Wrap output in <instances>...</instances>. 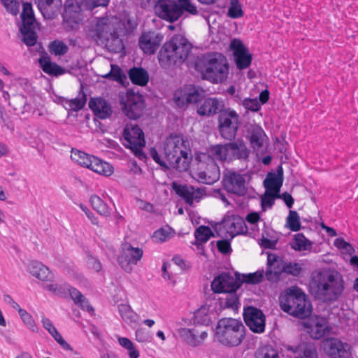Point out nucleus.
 Instances as JSON below:
<instances>
[{
	"label": "nucleus",
	"instance_id": "1",
	"mask_svg": "<svg viewBox=\"0 0 358 358\" xmlns=\"http://www.w3.org/2000/svg\"><path fill=\"white\" fill-rule=\"evenodd\" d=\"M309 292L317 300L336 301L344 289L342 275L334 270H314L308 285Z\"/></svg>",
	"mask_w": 358,
	"mask_h": 358
},
{
	"label": "nucleus",
	"instance_id": "2",
	"mask_svg": "<svg viewBox=\"0 0 358 358\" xmlns=\"http://www.w3.org/2000/svg\"><path fill=\"white\" fill-rule=\"evenodd\" d=\"M195 69L203 79L213 83L224 82L229 73V64L226 57L219 52L207 53L199 57Z\"/></svg>",
	"mask_w": 358,
	"mask_h": 358
},
{
	"label": "nucleus",
	"instance_id": "3",
	"mask_svg": "<svg viewBox=\"0 0 358 358\" xmlns=\"http://www.w3.org/2000/svg\"><path fill=\"white\" fill-rule=\"evenodd\" d=\"M281 309L299 318H306L312 312V304L308 296L296 286L287 288L279 297Z\"/></svg>",
	"mask_w": 358,
	"mask_h": 358
},
{
	"label": "nucleus",
	"instance_id": "4",
	"mask_svg": "<svg viewBox=\"0 0 358 358\" xmlns=\"http://www.w3.org/2000/svg\"><path fill=\"white\" fill-rule=\"evenodd\" d=\"M164 151L170 168L180 172L189 169L192 160L191 150L182 136L176 135L166 138Z\"/></svg>",
	"mask_w": 358,
	"mask_h": 358
},
{
	"label": "nucleus",
	"instance_id": "5",
	"mask_svg": "<svg viewBox=\"0 0 358 358\" xmlns=\"http://www.w3.org/2000/svg\"><path fill=\"white\" fill-rule=\"evenodd\" d=\"M95 31L97 39L105 45L108 51L120 52L124 50L120 36L124 32V24L120 21L115 20L113 22L103 18L97 22Z\"/></svg>",
	"mask_w": 358,
	"mask_h": 358
},
{
	"label": "nucleus",
	"instance_id": "6",
	"mask_svg": "<svg viewBox=\"0 0 358 358\" xmlns=\"http://www.w3.org/2000/svg\"><path fill=\"white\" fill-rule=\"evenodd\" d=\"M215 339L227 347H237L245 337V327L243 322L237 319L224 317L217 324Z\"/></svg>",
	"mask_w": 358,
	"mask_h": 358
},
{
	"label": "nucleus",
	"instance_id": "7",
	"mask_svg": "<svg viewBox=\"0 0 358 358\" xmlns=\"http://www.w3.org/2000/svg\"><path fill=\"white\" fill-rule=\"evenodd\" d=\"M192 44L180 34L174 35L171 39L164 43L160 50L158 58L162 66L176 64L182 62L188 57Z\"/></svg>",
	"mask_w": 358,
	"mask_h": 358
},
{
	"label": "nucleus",
	"instance_id": "8",
	"mask_svg": "<svg viewBox=\"0 0 358 358\" xmlns=\"http://www.w3.org/2000/svg\"><path fill=\"white\" fill-rule=\"evenodd\" d=\"M154 10L161 19L169 22H174L187 12L197 15L198 10L190 0H157Z\"/></svg>",
	"mask_w": 358,
	"mask_h": 358
},
{
	"label": "nucleus",
	"instance_id": "9",
	"mask_svg": "<svg viewBox=\"0 0 358 358\" xmlns=\"http://www.w3.org/2000/svg\"><path fill=\"white\" fill-rule=\"evenodd\" d=\"M20 17L22 23L20 26V32L22 41L27 46H33L37 42V31L40 29V27L35 18L31 3H22Z\"/></svg>",
	"mask_w": 358,
	"mask_h": 358
},
{
	"label": "nucleus",
	"instance_id": "10",
	"mask_svg": "<svg viewBox=\"0 0 358 358\" xmlns=\"http://www.w3.org/2000/svg\"><path fill=\"white\" fill-rule=\"evenodd\" d=\"M210 152L213 157L221 161H233L236 159L248 160L250 150L245 143L240 139L226 143L215 145L211 147Z\"/></svg>",
	"mask_w": 358,
	"mask_h": 358
},
{
	"label": "nucleus",
	"instance_id": "11",
	"mask_svg": "<svg viewBox=\"0 0 358 358\" xmlns=\"http://www.w3.org/2000/svg\"><path fill=\"white\" fill-rule=\"evenodd\" d=\"M120 104L122 113L131 120L141 117L145 108L143 95L131 90H128L124 94L120 96Z\"/></svg>",
	"mask_w": 358,
	"mask_h": 358
},
{
	"label": "nucleus",
	"instance_id": "12",
	"mask_svg": "<svg viewBox=\"0 0 358 358\" xmlns=\"http://www.w3.org/2000/svg\"><path fill=\"white\" fill-rule=\"evenodd\" d=\"M124 145L131 149L135 156L139 159L145 157L142 148L145 141L144 133L136 124H127L123 130Z\"/></svg>",
	"mask_w": 358,
	"mask_h": 358
},
{
	"label": "nucleus",
	"instance_id": "13",
	"mask_svg": "<svg viewBox=\"0 0 358 358\" xmlns=\"http://www.w3.org/2000/svg\"><path fill=\"white\" fill-rule=\"evenodd\" d=\"M218 122L222 137L229 141L234 139L241 124L238 113L231 108L224 109L220 113Z\"/></svg>",
	"mask_w": 358,
	"mask_h": 358
},
{
	"label": "nucleus",
	"instance_id": "14",
	"mask_svg": "<svg viewBox=\"0 0 358 358\" xmlns=\"http://www.w3.org/2000/svg\"><path fill=\"white\" fill-rule=\"evenodd\" d=\"M216 231L219 236H225L232 239L241 234H246L248 227L245 220L238 215L226 216L222 223L216 227Z\"/></svg>",
	"mask_w": 358,
	"mask_h": 358
},
{
	"label": "nucleus",
	"instance_id": "15",
	"mask_svg": "<svg viewBox=\"0 0 358 358\" xmlns=\"http://www.w3.org/2000/svg\"><path fill=\"white\" fill-rule=\"evenodd\" d=\"M196 159L199 161L200 166L206 164L205 170L198 173L199 180L205 184H213L217 181L220 176V167L215 163L213 158L208 155L202 153L196 157Z\"/></svg>",
	"mask_w": 358,
	"mask_h": 358
},
{
	"label": "nucleus",
	"instance_id": "16",
	"mask_svg": "<svg viewBox=\"0 0 358 358\" xmlns=\"http://www.w3.org/2000/svg\"><path fill=\"white\" fill-rule=\"evenodd\" d=\"M205 96V91L196 85H186L178 90L174 94V101L179 107L196 103Z\"/></svg>",
	"mask_w": 358,
	"mask_h": 358
},
{
	"label": "nucleus",
	"instance_id": "17",
	"mask_svg": "<svg viewBox=\"0 0 358 358\" xmlns=\"http://www.w3.org/2000/svg\"><path fill=\"white\" fill-rule=\"evenodd\" d=\"M224 189L229 193L243 196L247 193L245 178L243 175L232 171L224 173L222 178Z\"/></svg>",
	"mask_w": 358,
	"mask_h": 358
},
{
	"label": "nucleus",
	"instance_id": "18",
	"mask_svg": "<svg viewBox=\"0 0 358 358\" xmlns=\"http://www.w3.org/2000/svg\"><path fill=\"white\" fill-rule=\"evenodd\" d=\"M243 315L245 323L250 331L256 334L265 331L266 317L260 309L248 306L244 308Z\"/></svg>",
	"mask_w": 358,
	"mask_h": 358
},
{
	"label": "nucleus",
	"instance_id": "19",
	"mask_svg": "<svg viewBox=\"0 0 358 358\" xmlns=\"http://www.w3.org/2000/svg\"><path fill=\"white\" fill-rule=\"evenodd\" d=\"M322 347L324 352L331 358H349L350 356V344L337 338L324 339Z\"/></svg>",
	"mask_w": 358,
	"mask_h": 358
},
{
	"label": "nucleus",
	"instance_id": "20",
	"mask_svg": "<svg viewBox=\"0 0 358 358\" xmlns=\"http://www.w3.org/2000/svg\"><path fill=\"white\" fill-rule=\"evenodd\" d=\"M177 334L183 342L192 347L200 345L208 337L207 331L197 326L192 328H180L177 329Z\"/></svg>",
	"mask_w": 358,
	"mask_h": 358
},
{
	"label": "nucleus",
	"instance_id": "21",
	"mask_svg": "<svg viewBox=\"0 0 358 358\" xmlns=\"http://www.w3.org/2000/svg\"><path fill=\"white\" fill-rule=\"evenodd\" d=\"M230 48L234 52L236 66L242 70L248 68L252 62V55L249 53L246 47L238 39H234L230 43Z\"/></svg>",
	"mask_w": 358,
	"mask_h": 358
},
{
	"label": "nucleus",
	"instance_id": "22",
	"mask_svg": "<svg viewBox=\"0 0 358 358\" xmlns=\"http://www.w3.org/2000/svg\"><path fill=\"white\" fill-rule=\"evenodd\" d=\"M304 327L310 336L314 339H320L329 331L328 322L326 318L315 316L310 317Z\"/></svg>",
	"mask_w": 358,
	"mask_h": 358
},
{
	"label": "nucleus",
	"instance_id": "23",
	"mask_svg": "<svg viewBox=\"0 0 358 358\" xmlns=\"http://www.w3.org/2000/svg\"><path fill=\"white\" fill-rule=\"evenodd\" d=\"M239 287V282L234 277L225 274L215 278L211 283L212 289L217 293L234 292Z\"/></svg>",
	"mask_w": 358,
	"mask_h": 358
},
{
	"label": "nucleus",
	"instance_id": "24",
	"mask_svg": "<svg viewBox=\"0 0 358 358\" xmlns=\"http://www.w3.org/2000/svg\"><path fill=\"white\" fill-rule=\"evenodd\" d=\"M173 189L176 193L189 206H192L194 201L199 202L203 194V189L189 185H174Z\"/></svg>",
	"mask_w": 358,
	"mask_h": 358
},
{
	"label": "nucleus",
	"instance_id": "25",
	"mask_svg": "<svg viewBox=\"0 0 358 358\" xmlns=\"http://www.w3.org/2000/svg\"><path fill=\"white\" fill-rule=\"evenodd\" d=\"M162 36L155 32L143 33L139 38L138 44L145 54H154L160 45Z\"/></svg>",
	"mask_w": 358,
	"mask_h": 358
},
{
	"label": "nucleus",
	"instance_id": "26",
	"mask_svg": "<svg viewBox=\"0 0 358 358\" xmlns=\"http://www.w3.org/2000/svg\"><path fill=\"white\" fill-rule=\"evenodd\" d=\"M143 253L142 249L127 244L118 257L119 264L122 268L135 265L142 258Z\"/></svg>",
	"mask_w": 358,
	"mask_h": 358
},
{
	"label": "nucleus",
	"instance_id": "27",
	"mask_svg": "<svg viewBox=\"0 0 358 358\" xmlns=\"http://www.w3.org/2000/svg\"><path fill=\"white\" fill-rule=\"evenodd\" d=\"M283 182V169L281 166H278L276 173H268L266 179L264 180V185L267 192L279 194L281 186Z\"/></svg>",
	"mask_w": 358,
	"mask_h": 358
},
{
	"label": "nucleus",
	"instance_id": "28",
	"mask_svg": "<svg viewBox=\"0 0 358 358\" xmlns=\"http://www.w3.org/2000/svg\"><path fill=\"white\" fill-rule=\"evenodd\" d=\"M224 104L222 101L215 97L205 99L197 109L201 116H212L223 111Z\"/></svg>",
	"mask_w": 358,
	"mask_h": 358
},
{
	"label": "nucleus",
	"instance_id": "29",
	"mask_svg": "<svg viewBox=\"0 0 358 358\" xmlns=\"http://www.w3.org/2000/svg\"><path fill=\"white\" fill-rule=\"evenodd\" d=\"M90 108L94 111L96 116L100 119L108 117L111 113V107L103 98L91 99L89 101Z\"/></svg>",
	"mask_w": 358,
	"mask_h": 358
},
{
	"label": "nucleus",
	"instance_id": "30",
	"mask_svg": "<svg viewBox=\"0 0 358 358\" xmlns=\"http://www.w3.org/2000/svg\"><path fill=\"white\" fill-rule=\"evenodd\" d=\"M80 7L74 0H66L62 17L64 22L77 23L79 20Z\"/></svg>",
	"mask_w": 358,
	"mask_h": 358
},
{
	"label": "nucleus",
	"instance_id": "31",
	"mask_svg": "<svg viewBox=\"0 0 358 358\" xmlns=\"http://www.w3.org/2000/svg\"><path fill=\"white\" fill-rule=\"evenodd\" d=\"M42 324L43 327L54 338V339L59 344V345L66 350H71V345L63 338L62 335L54 326L52 321L45 317H42Z\"/></svg>",
	"mask_w": 358,
	"mask_h": 358
},
{
	"label": "nucleus",
	"instance_id": "32",
	"mask_svg": "<svg viewBox=\"0 0 358 358\" xmlns=\"http://www.w3.org/2000/svg\"><path fill=\"white\" fill-rule=\"evenodd\" d=\"M38 62L43 71L50 76H58L64 73L65 70L56 63L51 62L48 56H41Z\"/></svg>",
	"mask_w": 358,
	"mask_h": 358
},
{
	"label": "nucleus",
	"instance_id": "33",
	"mask_svg": "<svg viewBox=\"0 0 358 358\" xmlns=\"http://www.w3.org/2000/svg\"><path fill=\"white\" fill-rule=\"evenodd\" d=\"M194 236L196 241L194 244L197 246L199 250H201V254L205 255L203 244L206 243L211 236H213V231L209 227L201 225L196 229Z\"/></svg>",
	"mask_w": 358,
	"mask_h": 358
},
{
	"label": "nucleus",
	"instance_id": "34",
	"mask_svg": "<svg viewBox=\"0 0 358 358\" xmlns=\"http://www.w3.org/2000/svg\"><path fill=\"white\" fill-rule=\"evenodd\" d=\"M249 140L251 146L255 150H259L263 145L266 135L263 129L259 126L252 127L249 131Z\"/></svg>",
	"mask_w": 358,
	"mask_h": 358
},
{
	"label": "nucleus",
	"instance_id": "35",
	"mask_svg": "<svg viewBox=\"0 0 358 358\" xmlns=\"http://www.w3.org/2000/svg\"><path fill=\"white\" fill-rule=\"evenodd\" d=\"M128 75L131 81L135 85L145 86L148 83V73L143 68L133 67L129 71Z\"/></svg>",
	"mask_w": 358,
	"mask_h": 358
},
{
	"label": "nucleus",
	"instance_id": "36",
	"mask_svg": "<svg viewBox=\"0 0 358 358\" xmlns=\"http://www.w3.org/2000/svg\"><path fill=\"white\" fill-rule=\"evenodd\" d=\"M66 288L68 289L71 298L76 305L80 306L83 310L89 313L94 311L92 306L90 304L89 301L80 291L74 287H71L69 286H67Z\"/></svg>",
	"mask_w": 358,
	"mask_h": 358
},
{
	"label": "nucleus",
	"instance_id": "37",
	"mask_svg": "<svg viewBox=\"0 0 358 358\" xmlns=\"http://www.w3.org/2000/svg\"><path fill=\"white\" fill-rule=\"evenodd\" d=\"M89 169L94 172L109 176L113 173V167L108 162L102 161L101 159L94 157L91 164H90Z\"/></svg>",
	"mask_w": 358,
	"mask_h": 358
},
{
	"label": "nucleus",
	"instance_id": "38",
	"mask_svg": "<svg viewBox=\"0 0 358 358\" xmlns=\"http://www.w3.org/2000/svg\"><path fill=\"white\" fill-rule=\"evenodd\" d=\"M117 310L122 319L128 324H136L138 315L134 312L131 307L127 303L117 305Z\"/></svg>",
	"mask_w": 358,
	"mask_h": 358
},
{
	"label": "nucleus",
	"instance_id": "39",
	"mask_svg": "<svg viewBox=\"0 0 358 358\" xmlns=\"http://www.w3.org/2000/svg\"><path fill=\"white\" fill-rule=\"evenodd\" d=\"M95 156L90 155L83 151L78 150L72 149L71 158L73 161L76 162L82 166L89 169L90 164L92 163V159H94Z\"/></svg>",
	"mask_w": 358,
	"mask_h": 358
},
{
	"label": "nucleus",
	"instance_id": "40",
	"mask_svg": "<svg viewBox=\"0 0 358 358\" xmlns=\"http://www.w3.org/2000/svg\"><path fill=\"white\" fill-rule=\"evenodd\" d=\"M298 358H318L317 349L314 344L302 343L296 350Z\"/></svg>",
	"mask_w": 358,
	"mask_h": 358
},
{
	"label": "nucleus",
	"instance_id": "41",
	"mask_svg": "<svg viewBox=\"0 0 358 358\" xmlns=\"http://www.w3.org/2000/svg\"><path fill=\"white\" fill-rule=\"evenodd\" d=\"M103 78L117 81L122 85L128 84L127 77L122 69L115 64H111V69L109 73L103 76Z\"/></svg>",
	"mask_w": 358,
	"mask_h": 358
},
{
	"label": "nucleus",
	"instance_id": "42",
	"mask_svg": "<svg viewBox=\"0 0 358 358\" xmlns=\"http://www.w3.org/2000/svg\"><path fill=\"white\" fill-rule=\"evenodd\" d=\"M300 271L301 270H266L265 275L268 281L276 282L280 280L282 275L287 274L297 276Z\"/></svg>",
	"mask_w": 358,
	"mask_h": 358
},
{
	"label": "nucleus",
	"instance_id": "43",
	"mask_svg": "<svg viewBox=\"0 0 358 358\" xmlns=\"http://www.w3.org/2000/svg\"><path fill=\"white\" fill-rule=\"evenodd\" d=\"M92 207L101 215L108 216L110 210L107 204L97 195H92L90 197Z\"/></svg>",
	"mask_w": 358,
	"mask_h": 358
},
{
	"label": "nucleus",
	"instance_id": "44",
	"mask_svg": "<svg viewBox=\"0 0 358 358\" xmlns=\"http://www.w3.org/2000/svg\"><path fill=\"white\" fill-rule=\"evenodd\" d=\"M292 248L295 250H307L311 246V243L302 233H298L294 236Z\"/></svg>",
	"mask_w": 358,
	"mask_h": 358
},
{
	"label": "nucleus",
	"instance_id": "45",
	"mask_svg": "<svg viewBox=\"0 0 358 358\" xmlns=\"http://www.w3.org/2000/svg\"><path fill=\"white\" fill-rule=\"evenodd\" d=\"M267 268H294L291 264H283L281 257L273 253H268L267 256Z\"/></svg>",
	"mask_w": 358,
	"mask_h": 358
},
{
	"label": "nucleus",
	"instance_id": "46",
	"mask_svg": "<svg viewBox=\"0 0 358 358\" xmlns=\"http://www.w3.org/2000/svg\"><path fill=\"white\" fill-rule=\"evenodd\" d=\"M65 102L69 105V110L78 111L84 108L87 101V96L84 92L79 97L73 99H65Z\"/></svg>",
	"mask_w": 358,
	"mask_h": 358
},
{
	"label": "nucleus",
	"instance_id": "47",
	"mask_svg": "<svg viewBox=\"0 0 358 358\" xmlns=\"http://www.w3.org/2000/svg\"><path fill=\"white\" fill-rule=\"evenodd\" d=\"M256 358H280V356L276 349L270 345H266L257 351Z\"/></svg>",
	"mask_w": 358,
	"mask_h": 358
},
{
	"label": "nucleus",
	"instance_id": "48",
	"mask_svg": "<svg viewBox=\"0 0 358 358\" xmlns=\"http://www.w3.org/2000/svg\"><path fill=\"white\" fill-rule=\"evenodd\" d=\"M24 325L31 331L37 332L38 327L33 317L24 309H20L18 312Z\"/></svg>",
	"mask_w": 358,
	"mask_h": 358
},
{
	"label": "nucleus",
	"instance_id": "49",
	"mask_svg": "<svg viewBox=\"0 0 358 358\" xmlns=\"http://www.w3.org/2000/svg\"><path fill=\"white\" fill-rule=\"evenodd\" d=\"M286 224L292 231H297L301 229L300 217L296 211L289 210Z\"/></svg>",
	"mask_w": 358,
	"mask_h": 358
},
{
	"label": "nucleus",
	"instance_id": "50",
	"mask_svg": "<svg viewBox=\"0 0 358 358\" xmlns=\"http://www.w3.org/2000/svg\"><path fill=\"white\" fill-rule=\"evenodd\" d=\"M207 312L206 307H201L195 311L194 314V322L201 325H208L210 322V317Z\"/></svg>",
	"mask_w": 358,
	"mask_h": 358
},
{
	"label": "nucleus",
	"instance_id": "51",
	"mask_svg": "<svg viewBox=\"0 0 358 358\" xmlns=\"http://www.w3.org/2000/svg\"><path fill=\"white\" fill-rule=\"evenodd\" d=\"M227 15L233 19L238 18L243 15V11L238 0H230V6L228 9Z\"/></svg>",
	"mask_w": 358,
	"mask_h": 358
},
{
	"label": "nucleus",
	"instance_id": "52",
	"mask_svg": "<svg viewBox=\"0 0 358 358\" xmlns=\"http://www.w3.org/2000/svg\"><path fill=\"white\" fill-rule=\"evenodd\" d=\"M49 50L55 55H64L67 52L68 47L62 41H55L50 43Z\"/></svg>",
	"mask_w": 358,
	"mask_h": 358
},
{
	"label": "nucleus",
	"instance_id": "53",
	"mask_svg": "<svg viewBox=\"0 0 358 358\" xmlns=\"http://www.w3.org/2000/svg\"><path fill=\"white\" fill-rule=\"evenodd\" d=\"M31 274L43 282L52 281L55 278L51 270H31Z\"/></svg>",
	"mask_w": 358,
	"mask_h": 358
},
{
	"label": "nucleus",
	"instance_id": "54",
	"mask_svg": "<svg viewBox=\"0 0 358 358\" xmlns=\"http://www.w3.org/2000/svg\"><path fill=\"white\" fill-rule=\"evenodd\" d=\"M6 10L13 15H17L20 10V3L17 0H1Z\"/></svg>",
	"mask_w": 358,
	"mask_h": 358
},
{
	"label": "nucleus",
	"instance_id": "55",
	"mask_svg": "<svg viewBox=\"0 0 358 358\" xmlns=\"http://www.w3.org/2000/svg\"><path fill=\"white\" fill-rule=\"evenodd\" d=\"M242 105L245 109L253 112L258 111L261 108V104L256 99L245 98L243 100Z\"/></svg>",
	"mask_w": 358,
	"mask_h": 358
},
{
	"label": "nucleus",
	"instance_id": "56",
	"mask_svg": "<svg viewBox=\"0 0 358 358\" xmlns=\"http://www.w3.org/2000/svg\"><path fill=\"white\" fill-rule=\"evenodd\" d=\"M278 194H273V192H267L266 191L265 194L262 198V208L263 210H266L268 208H271L274 203V198Z\"/></svg>",
	"mask_w": 358,
	"mask_h": 358
},
{
	"label": "nucleus",
	"instance_id": "57",
	"mask_svg": "<svg viewBox=\"0 0 358 358\" xmlns=\"http://www.w3.org/2000/svg\"><path fill=\"white\" fill-rule=\"evenodd\" d=\"M229 294L227 296L225 299V305L228 308H231L232 309H236L238 308L239 305V299L234 292H229Z\"/></svg>",
	"mask_w": 358,
	"mask_h": 358
},
{
	"label": "nucleus",
	"instance_id": "58",
	"mask_svg": "<svg viewBox=\"0 0 358 358\" xmlns=\"http://www.w3.org/2000/svg\"><path fill=\"white\" fill-rule=\"evenodd\" d=\"M263 279V270H257L256 272L250 273L245 276V282L251 284L260 282Z\"/></svg>",
	"mask_w": 358,
	"mask_h": 358
},
{
	"label": "nucleus",
	"instance_id": "59",
	"mask_svg": "<svg viewBox=\"0 0 358 358\" xmlns=\"http://www.w3.org/2000/svg\"><path fill=\"white\" fill-rule=\"evenodd\" d=\"M83 2L90 9L99 6H106L110 0H82Z\"/></svg>",
	"mask_w": 358,
	"mask_h": 358
},
{
	"label": "nucleus",
	"instance_id": "60",
	"mask_svg": "<svg viewBox=\"0 0 358 358\" xmlns=\"http://www.w3.org/2000/svg\"><path fill=\"white\" fill-rule=\"evenodd\" d=\"M218 250L224 255H227L231 252L230 243L228 240H220L217 242Z\"/></svg>",
	"mask_w": 358,
	"mask_h": 358
},
{
	"label": "nucleus",
	"instance_id": "61",
	"mask_svg": "<svg viewBox=\"0 0 358 358\" xmlns=\"http://www.w3.org/2000/svg\"><path fill=\"white\" fill-rule=\"evenodd\" d=\"M150 154L154 161L159 164L161 166L164 167L166 169H171L169 164L167 165V164L161 159L155 148H151L150 150Z\"/></svg>",
	"mask_w": 358,
	"mask_h": 358
},
{
	"label": "nucleus",
	"instance_id": "62",
	"mask_svg": "<svg viewBox=\"0 0 358 358\" xmlns=\"http://www.w3.org/2000/svg\"><path fill=\"white\" fill-rule=\"evenodd\" d=\"M277 242V240H271L267 238H265L264 235H262L260 245L265 249H274L275 248Z\"/></svg>",
	"mask_w": 358,
	"mask_h": 358
},
{
	"label": "nucleus",
	"instance_id": "63",
	"mask_svg": "<svg viewBox=\"0 0 358 358\" xmlns=\"http://www.w3.org/2000/svg\"><path fill=\"white\" fill-rule=\"evenodd\" d=\"M334 245L338 249H343L348 251L350 250H354L351 245L341 238H338L334 241Z\"/></svg>",
	"mask_w": 358,
	"mask_h": 358
},
{
	"label": "nucleus",
	"instance_id": "64",
	"mask_svg": "<svg viewBox=\"0 0 358 358\" xmlns=\"http://www.w3.org/2000/svg\"><path fill=\"white\" fill-rule=\"evenodd\" d=\"M276 197L281 198L289 208H292L294 203V199L290 194L288 192H284L282 194H277Z\"/></svg>",
	"mask_w": 358,
	"mask_h": 358
}]
</instances>
